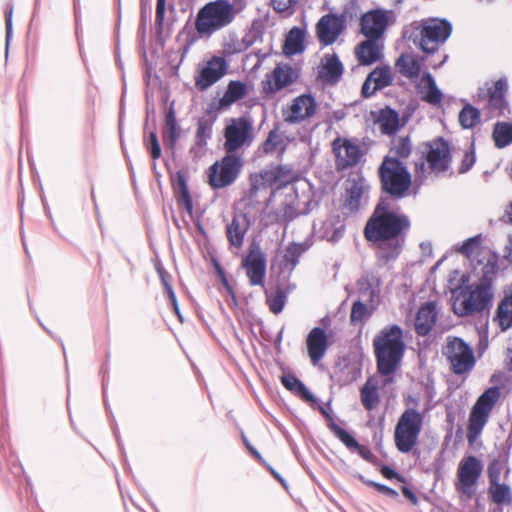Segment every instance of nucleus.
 Masks as SVG:
<instances>
[{"label": "nucleus", "mask_w": 512, "mask_h": 512, "mask_svg": "<svg viewBox=\"0 0 512 512\" xmlns=\"http://www.w3.org/2000/svg\"><path fill=\"white\" fill-rule=\"evenodd\" d=\"M381 195L368 217L363 235L375 251L376 264L384 267L401 255L411 230L410 217L394 210L392 201H399L412 194L413 177L399 157L385 155L377 170Z\"/></svg>", "instance_id": "obj_1"}, {"label": "nucleus", "mask_w": 512, "mask_h": 512, "mask_svg": "<svg viewBox=\"0 0 512 512\" xmlns=\"http://www.w3.org/2000/svg\"><path fill=\"white\" fill-rule=\"evenodd\" d=\"M377 371L392 376L398 369L406 349L403 329L398 324L385 326L373 339Z\"/></svg>", "instance_id": "obj_2"}, {"label": "nucleus", "mask_w": 512, "mask_h": 512, "mask_svg": "<svg viewBox=\"0 0 512 512\" xmlns=\"http://www.w3.org/2000/svg\"><path fill=\"white\" fill-rule=\"evenodd\" d=\"M494 292H490L476 283L466 286L457 295L452 296V309L458 317L479 315L487 328Z\"/></svg>", "instance_id": "obj_3"}, {"label": "nucleus", "mask_w": 512, "mask_h": 512, "mask_svg": "<svg viewBox=\"0 0 512 512\" xmlns=\"http://www.w3.org/2000/svg\"><path fill=\"white\" fill-rule=\"evenodd\" d=\"M423 414L415 408H407L398 419L394 431V441L399 452L419 455L420 451L414 449L418 443L423 427Z\"/></svg>", "instance_id": "obj_4"}, {"label": "nucleus", "mask_w": 512, "mask_h": 512, "mask_svg": "<svg viewBox=\"0 0 512 512\" xmlns=\"http://www.w3.org/2000/svg\"><path fill=\"white\" fill-rule=\"evenodd\" d=\"M501 396L498 386L488 387L476 400L472 406L468 425L467 440L469 444H473L481 435L485 425L488 422L490 413Z\"/></svg>", "instance_id": "obj_5"}, {"label": "nucleus", "mask_w": 512, "mask_h": 512, "mask_svg": "<svg viewBox=\"0 0 512 512\" xmlns=\"http://www.w3.org/2000/svg\"><path fill=\"white\" fill-rule=\"evenodd\" d=\"M243 167L242 154L225 152L220 160L215 161L208 168V184L213 190L226 188L238 179Z\"/></svg>", "instance_id": "obj_6"}, {"label": "nucleus", "mask_w": 512, "mask_h": 512, "mask_svg": "<svg viewBox=\"0 0 512 512\" xmlns=\"http://www.w3.org/2000/svg\"><path fill=\"white\" fill-rule=\"evenodd\" d=\"M235 14L234 6L228 0L209 2L198 12L197 32L221 29L233 21Z\"/></svg>", "instance_id": "obj_7"}, {"label": "nucleus", "mask_w": 512, "mask_h": 512, "mask_svg": "<svg viewBox=\"0 0 512 512\" xmlns=\"http://www.w3.org/2000/svg\"><path fill=\"white\" fill-rule=\"evenodd\" d=\"M253 123L248 117L234 118L224 129L225 152L238 153L240 149L248 148L254 140Z\"/></svg>", "instance_id": "obj_8"}, {"label": "nucleus", "mask_w": 512, "mask_h": 512, "mask_svg": "<svg viewBox=\"0 0 512 512\" xmlns=\"http://www.w3.org/2000/svg\"><path fill=\"white\" fill-rule=\"evenodd\" d=\"M482 461L470 455L464 457L457 470L456 490L465 495L467 499H471L476 494V486L483 472Z\"/></svg>", "instance_id": "obj_9"}, {"label": "nucleus", "mask_w": 512, "mask_h": 512, "mask_svg": "<svg viewBox=\"0 0 512 512\" xmlns=\"http://www.w3.org/2000/svg\"><path fill=\"white\" fill-rule=\"evenodd\" d=\"M242 267L246 270L251 286L264 285L267 259L260 243L256 239L251 240L248 252L242 259Z\"/></svg>", "instance_id": "obj_10"}, {"label": "nucleus", "mask_w": 512, "mask_h": 512, "mask_svg": "<svg viewBox=\"0 0 512 512\" xmlns=\"http://www.w3.org/2000/svg\"><path fill=\"white\" fill-rule=\"evenodd\" d=\"M425 147L422 153L425 155L429 167L434 172H445L452 162L450 142L443 136H438L431 141L423 143Z\"/></svg>", "instance_id": "obj_11"}, {"label": "nucleus", "mask_w": 512, "mask_h": 512, "mask_svg": "<svg viewBox=\"0 0 512 512\" xmlns=\"http://www.w3.org/2000/svg\"><path fill=\"white\" fill-rule=\"evenodd\" d=\"M169 35L170 34H141L140 46L142 51V59L146 67L145 79L147 85L150 84L152 71V62L149 60L148 54H150L152 60H158L160 57L166 55L168 62L170 63V58L173 51L165 52V44Z\"/></svg>", "instance_id": "obj_12"}, {"label": "nucleus", "mask_w": 512, "mask_h": 512, "mask_svg": "<svg viewBox=\"0 0 512 512\" xmlns=\"http://www.w3.org/2000/svg\"><path fill=\"white\" fill-rule=\"evenodd\" d=\"M332 151L335 155L337 171H344L356 166L362 159L364 152L360 145L352 139L337 137L332 142Z\"/></svg>", "instance_id": "obj_13"}, {"label": "nucleus", "mask_w": 512, "mask_h": 512, "mask_svg": "<svg viewBox=\"0 0 512 512\" xmlns=\"http://www.w3.org/2000/svg\"><path fill=\"white\" fill-rule=\"evenodd\" d=\"M298 76L297 71L290 64H277L262 81L263 92L267 96H273L293 84Z\"/></svg>", "instance_id": "obj_14"}, {"label": "nucleus", "mask_w": 512, "mask_h": 512, "mask_svg": "<svg viewBox=\"0 0 512 512\" xmlns=\"http://www.w3.org/2000/svg\"><path fill=\"white\" fill-rule=\"evenodd\" d=\"M228 62L224 57L213 56L206 65H204L197 76H195V86L200 91H205L218 82L227 73Z\"/></svg>", "instance_id": "obj_15"}, {"label": "nucleus", "mask_w": 512, "mask_h": 512, "mask_svg": "<svg viewBox=\"0 0 512 512\" xmlns=\"http://www.w3.org/2000/svg\"><path fill=\"white\" fill-rule=\"evenodd\" d=\"M364 35L366 40L356 46L355 54L361 65L370 66L382 58L386 34Z\"/></svg>", "instance_id": "obj_16"}, {"label": "nucleus", "mask_w": 512, "mask_h": 512, "mask_svg": "<svg viewBox=\"0 0 512 512\" xmlns=\"http://www.w3.org/2000/svg\"><path fill=\"white\" fill-rule=\"evenodd\" d=\"M508 81L505 77L499 78L495 84L494 88H489L487 91L479 87L477 92V97L479 99H486L489 97V107L491 109L498 111V116H505L506 111L508 113L511 112L509 102L506 98L508 92Z\"/></svg>", "instance_id": "obj_17"}, {"label": "nucleus", "mask_w": 512, "mask_h": 512, "mask_svg": "<svg viewBox=\"0 0 512 512\" xmlns=\"http://www.w3.org/2000/svg\"><path fill=\"white\" fill-rule=\"evenodd\" d=\"M395 21L396 16L394 11L372 9L361 16L360 32H385Z\"/></svg>", "instance_id": "obj_18"}, {"label": "nucleus", "mask_w": 512, "mask_h": 512, "mask_svg": "<svg viewBox=\"0 0 512 512\" xmlns=\"http://www.w3.org/2000/svg\"><path fill=\"white\" fill-rule=\"evenodd\" d=\"M258 175L264 188L282 189L294 181L293 170L288 165H274L262 169Z\"/></svg>", "instance_id": "obj_19"}, {"label": "nucleus", "mask_w": 512, "mask_h": 512, "mask_svg": "<svg viewBox=\"0 0 512 512\" xmlns=\"http://www.w3.org/2000/svg\"><path fill=\"white\" fill-rule=\"evenodd\" d=\"M317 107V101L311 93L301 94L293 100L286 121L290 124H298L310 119L316 113Z\"/></svg>", "instance_id": "obj_20"}, {"label": "nucleus", "mask_w": 512, "mask_h": 512, "mask_svg": "<svg viewBox=\"0 0 512 512\" xmlns=\"http://www.w3.org/2000/svg\"><path fill=\"white\" fill-rule=\"evenodd\" d=\"M306 345L312 364H318L330 346L326 330L319 326L312 328L307 335Z\"/></svg>", "instance_id": "obj_21"}, {"label": "nucleus", "mask_w": 512, "mask_h": 512, "mask_svg": "<svg viewBox=\"0 0 512 512\" xmlns=\"http://www.w3.org/2000/svg\"><path fill=\"white\" fill-rule=\"evenodd\" d=\"M181 127L178 124L175 111V101H172L165 113L162 128V139L165 147L174 153L176 144L181 137Z\"/></svg>", "instance_id": "obj_22"}, {"label": "nucleus", "mask_w": 512, "mask_h": 512, "mask_svg": "<svg viewBox=\"0 0 512 512\" xmlns=\"http://www.w3.org/2000/svg\"><path fill=\"white\" fill-rule=\"evenodd\" d=\"M375 124L380 125V131L383 135L395 136L403 127L400 119V113L389 105L380 109L378 112H371Z\"/></svg>", "instance_id": "obj_23"}, {"label": "nucleus", "mask_w": 512, "mask_h": 512, "mask_svg": "<svg viewBox=\"0 0 512 512\" xmlns=\"http://www.w3.org/2000/svg\"><path fill=\"white\" fill-rule=\"evenodd\" d=\"M251 225L250 216L247 213L234 215L231 222L226 227V236L230 246L241 248L244 243L245 235Z\"/></svg>", "instance_id": "obj_24"}, {"label": "nucleus", "mask_w": 512, "mask_h": 512, "mask_svg": "<svg viewBox=\"0 0 512 512\" xmlns=\"http://www.w3.org/2000/svg\"><path fill=\"white\" fill-rule=\"evenodd\" d=\"M437 320L436 303L428 301L421 305L417 311L414 328L418 336H427L433 329Z\"/></svg>", "instance_id": "obj_25"}, {"label": "nucleus", "mask_w": 512, "mask_h": 512, "mask_svg": "<svg viewBox=\"0 0 512 512\" xmlns=\"http://www.w3.org/2000/svg\"><path fill=\"white\" fill-rule=\"evenodd\" d=\"M344 65L336 53L326 54L322 59V67L318 71V78L324 82L335 85L342 78Z\"/></svg>", "instance_id": "obj_26"}, {"label": "nucleus", "mask_w": 512, "mask_h": 512, "mask_svg": "<svg viewBox=\"0 0 512 512\" xmlns=\"http://www.w3.org/2000/svg\"><path fill=\"white\" fill-rule=\"evenodd\" d=\"M215 111H218V109L215 107V102H212L206 109L205 116L200 117L197 121L195 142L196 145L200 148L205 147L208 143V140L212 138L213 125L218 118L217 114H215Z\"/></svg>", "instance_id": "obj_27"}, {"label": "nucleus", "mask_w": 512, "mask_h": 512, "mask_svg": "<svg viewBox=\"0 0 512 512\" xmlns=\"http://www.w3.org/2000/svg\"><path fill=\"white\" fill-rule=\"evenodd\" d=\"M494 321L503 332L512 328V283L503 288V297L497 305Z\"/></svg>", "instance_id": "obj_28"}, {"label": "nucleus", "mask_w": 512, "mask_h": 512, "mask_svg": "<svg viewBox=\"0 0 512 512\" xmlns=\"http://www.w3.org/2000/svg\"><path fill=\"white\" fill-rule=\"evenodd\" d=\"M361 376V368L358 363L351 362L346 358L339 361L334 367L331 378L340 386L353 383Z\"/></svg>", "instance_id": "obj_29"}, {"label": "nucleus", "mask_w": 512, "mask_h": 512, "mask_svg": "<svg viewBox=\"0 0 512 512\" xmlns=\"http://www.w3.org/2000/svg\"><path fill=\"white\" fill-rule=\"evenodd\" d=\"M172 188L174 193L178 196V202L183 206L185 211L192 216L194 210L193 199L184 171L178 170L176 172L175 177L172 179Z\"/></svg>", "instance_id": "obj_30"}, {"label": "nucleus", "mask_w": 512, "mask_h": 512, "mask_svg": "<svg viewBox=\"0 0 512 512\" xmlns=\"http://www.w3.org/2000/svg\"><path fill=\"white\" fill-rule=\"evenodd\" d=\"M247 94L248 86L245 82L240 80H231L219 102H215V107L218 111L227 109L235 102L243 99Z\"/></svg>", "instance_id": "obj_31"}, {"label": "nucleus", "mask_w": 512, "mask_h": 512, "mask_svg": "<svg viewBox=\"0 0 512 512\" xmlns=\"http://www.w3.org/2000/svg\"><path fill=\"white\" fill-rule=\"evenodd\" d=\"M280 382L288 391L294 393L304 402L317 401V397L294 373L283 374L280 377Z\"/></svg>", "instance_id": "obj_32"}, {"label": "nucleus", "mask_w": 512, "mask_h": 512, "mask_svg": "<svg viewBox=\"0 0 512 512\" xmlns=\"http://www.w3.org/2000/svg\"><path fill=\"white\" fill-rule=\"evenodd\" d=\"M498 259L499 255L497 252L491 251L487 258V262L482 267L481 277L478 282H475L477 285L490 292H494V282L499 270Z\"/></svg>", "instance_id": "obj_33"}, {"label": "nucleus", "mask_w": 512, "mask_h": 512, "mask_svg": "<svg viewBox=\"0 0 512 512\" xmlns=\"http://www.w3.org/2000/svg\"><path fill=\"white\" fill-rule=\"evenodd\" d=\"M294 288L295 285L291 284H288L286 288L277 285L273 291L266 292V302L273 314H280L284 310L288 295Z\"/></svg>", "instance_id": "obj_34"}, {"label": "nucleus", "mask_w": 512, "mask_h": 512, "mask_svg": "<svg viewBox=\"0 0 512 512\" xmlns=\"http://www.w3.org/2000/svg\"><path fill=\"white\" fill-rule=\"evenodd\" d=\"M340 441L352 452H357L365 461L368 463L379 466L378 458L371 452L370 448L361 445L358 440L355 438L353 433L347 432L343 437H341Z\"/></svg>", "instance_id": "obj_35"}, {"label": "nucleus", "mask_w": 512, "mask_h": 512, "mask_svg": "<svg viewBox=\"0 0 512 512\" xmlns=\"http://www.w3.org/2000/svg\"><path fill=\"white\" fill-rule=\"evenodd\" d=\"M397 71L406 78L414 79L420 75V62L407 53H402L395 62Z\"/></svg>", "instance_id": "obj_36"}, {"label": "nucleus", "mask_w": 512, "mask_h": 512, "mask_svg": "<svg viewBox=\"0 0 512 512\" xmlns=\"http://www.w3.org/2000/svg\"><path fill=\"white\" fill-rule=\"evenodd\" d=\"M346 28V16L344 14L323 15L316 25V32H343Z\"/></svg>", "instance_id": "obj_37"}, {"label": "nucleus", "mask_w": 512, "mask_h": 512, "mask_svg": "<svg viewBox=\"0 0 512 512\" xmlns=\"http://www.w3.org/2000/svg\"><path fill=\"white\" fill-rule=\"evenodd\" d=\"M308 34H285L283 42V54L291 58L305 52L307 47L306 36Z\"/></svg>", "instance_id": "obj_38"}, {"label": "nucleus", "mask_w": 512, "mask_h": 512, "mask_svg": "<svg viewBox=\"0 0 512 512\" xmlns=\"http://www.w3.org/2000/svg\"><path fill=\"white\" fill-rule=\"evenodd\" d=\"M309 403L314 409H318L321 415L325 417L327 420V427L339 440L348 432L346 429L335 422L334 417L332 416L331 400H329L325 405H323L318 398L316 402Z\"/></svg>", "instance_id": "obj_39"}, {"label": "nucleus", "mask_w": 512, "mask_h": 512, "mask_svg": "<svg viewBox=\"0 0 512 512\" xmlns=\"http://www.w3.org/2000/svg\"><path fill=\"white\" fill-rule=\"evenodd\" d=\"M421 81L427 87V91L422 96V100L434 106L440 105L442 103L444 94L437 86L433 75L430 72H424Z\"/></svg>", "instance_id": "obj_40"}, {"label": "nucleus", "mask_w": 512, "mask_h": 512, "mask_svg": "<svg viewBox=\"0 0 512 512\" xmlns=\"http://www.w3.org/2000/svg\"><path fill=\"white\" fill-rule=\"evenodd\" d=\"M488 494L497 506H510L512 504V489L506 483L491 484L488 488Z\"/></svg>", "instance_id": "obj_41"}, {"label": "nucleus", "mask_w": 512, "mask_h": 512, "mask_svg": "<svg viewBox=\"0 0 512 512\" xmlns=\"http://www.w3.org/2000/svg\"><path fill=\"white\" fill-rule=\"evenodd\" d=\"M414 32H451L452 25L444 20L438 18H429L422 21H415L412 23Z\"/></svg>", "instance_id": "obj_42"}, {"label": "nucleus", "mask_w": 512, "mask_h": 512, "mask_svg": "<svg viewBox=\"0 0 512 512\" xmlns=\"http://www.w3.org/2000/svg\"><path fill=\"white\" fill-rule=\"evenodd\" d=\"M495 146L503 149L512 144V121H498L494 124L492 133Z\"/></svg>", "instance_id": "obj_43"}, {"label": "nucleus", "mask_w": 512, "mask_h": 512, "mask_svg": "<svg viewBox=\"0 0 512 512\" xmlns=\"http://www.w3.org/2000/svg\"><path fill=\"white\" fill-rule=\"evenodd\" d=\"M464 105L459 112V123L463 129H473L481 120V110L462 100Z\"/></svg>", "instance_id": "obj_44"}, {"label": "nucleus", "mask_w": 512, "mask_h": 512, "mask_svg": "<svg viewBox=\"0 0 512 512\" xmlns=\"http://www.w3.org/2000/svg\"><path fill=\"white\" fill-rule=\"evenodd\" d=\"M363 193V185H361L359 181L354 179L351 185L346 188V197L343 202V207L347 208L350 212L358 211L360 208Z\"/></svg>", "instance_id": "obj_45"}, {"label": "nucleus", "mask_w": 512, "mask_h": 512, "mask_svg": "<svg viewBox=\"0 0 512 512\" xmlns=\"http://www.w3.org/2000/svg\"><path fill=\"white\" fill-rule=\"evenodd\" d=\"M368 75L375 85V91H381L393 84L394 77L389 65L377 66Z\"/></svg>", "instance_id": "obj_46"}, {"label": "nucleus", "mask_w": 512, "mask_h": 512, "mask_svg": "<svg viewBox=\"0 0 512 512\" xmlns=\"http://www.w3.org/2000/svg\"><path fill=\"white\" fill-rule=\"evenodd\" d=\"M360 396L364 408L368 411L373 410L380 401L377 384L372 383L371 379L367 380L360 390Z\"/></svg>", "instance_id": "obj_47"}, {"label": "nucleus", "mask_w": 512, "mask_h": 512, "mask_svg": "<svg viewBox=\"0 0 512 512\" xmlns=\"http://www.w3.org/2000/svg\"><path fill=\"white\" fill-rule=\"evenodd\" d=\"M374 307L369 308L366 303L358 299L353 302L350 312V324L357 326L364 323L372 316Z\"/></svg>", "instance_id": "obj_48"}, {"label": "nucleus", "mask_w": 512, "mask_h": 512, "mask_svg": "<svg viewBox=\"0 0 512 512\" xmlns=\"http://www.w3.org/2000/svg\"><path fill=\"white\" fill-rule=\"evenodd\" d=\"M310 245L307 242H291L284 255V261L291 264L289 275L295 269L301 256L309 249Z\"/></svg>", "instance_id": "obj_49"}, {"label": "nucleus", "mask_w": 512, "mask_h": 512, "mask_svg": "<svg viewBox=\"0 0 512 512\" xmlns=\"http://www.w3.org/2000/svg\"><path fill=\"white\" fill-rule=\"evenodd\" d=\"M452 371L456 375H463L469 372L475 365L474 353L471 355H448Z\"/></svg>", "instance_id": "obj_50"}, {"label": "nucleus", "mask_w": 512, "mask_h": 512, "mask_svg": "<svg viewBox=\"0 0 512 512\" xmlns=\"http://www.w3.org/2000/svg\"><path fill=\"white\" fill-rule=\"evenodd\" d=\"M404 39L412 41L426 54L437 52V43L433 39V34H402Z\"/></svg>", "instance_id": "obj_51"}, {"label": "nucleus", "mask_w": 512, "mask_h": 512, "mask_svg": "<svg viewBox=\"0 0 512 512\" xmlns=\"http://www.w3.org/2000/svg\"><path fill=\"white\" fill-rule=\"evenodd\" d=\"M426 157L421 152L420 158L414 162V179H413V186L411 188L412 194L416 196L421 188V186L424 184L425 180L427 179L426 175Z\"/></svg>", "instance_id": "obj_52"}, {"label": "nucleus", "mask_w": 512, "mask_h": 512, "mask_svg": "<svg viewBox=\"0 0 512 512\" xmlns=\"http://www.w3.org/2000/svg\"><path fill=\"white\" fill-rule=\"evenodd\" d=\"M392 143L395 145L390 147L389 152L395 153L393 157H399V159L403 161L410 156L412 152V142L410 135L400 136L398 138L394 136Z\"/></svg>", "instance_id": "obj_53"}, {"label": "nucleus", "mask_w": 512, "mask_h": 512, "mask_svg": "<svg viewBox=\"0 0 512 512\" xmlns=\"http://www.w3.org/2000/svg\"><path fill=\"white\" fill-rule=\"evenodd\" d=\"M144 145L153 161H156L161 157L162 150L157 136L155 118L151 130L149 131L148 138L144 139Z\"/></svg>", "instance_id": "obj_54"}, {"label": "nucleus", "mask_w": 512, "mask_h": 512, "mask_svg": "<svg viewBox=\"0 0 512 512\" xmlns=\"http://www.w3.org/2000/svg\"><path fill=\"white\" fill-rule=\"evenodd\" d=\"M473 348L470 344L464 341L462 338L455 337L447 345L446 355H471L473 354Z\"/></svg>", "instance_id": "obj_55"}, {"label": "nucleus", "mask_w": 512, "mask_h": 512, "mask_svg": "<svg viewBox=\"0 0 512 512\" xmlns=\"http://www.w3.org/2000/svg\"><path fill=\"white\" fill-rule=\"evenodd\" d=\"M482 235L477 234L470 238H467L462 244L455 245V250L462 253L467 258H470L474 250L481 245Z\"/></svg>", "instance_id": "obj_56"}, {"label": "nucleus", "mask_w": 512, "mask_h": 512, "mask_svg": "<svg viewBox=\"0 0 512 512\" xmlns=\"http://www.w3.org/2000/svg\"><path fill=\"white\" fill-rule=\"evenodd\" d=\"M357 287L360 296H366L368 295V301L370 303L374 302L375 297L378 295V291L373 288L372 282L367 274L362 275L357 280Z\"/></svg>", "instance_id": "obj_57"}, {"label": "nucleus", "mask_w": 512, "mask_h": 512, "mask_svg": "<svg viewBox=\"0 0 512 512\" xmlns=\"http://www.w3.org/2000/svg\"><path fill=\"white\" fill-rule=\"evenodd\" d=\"M476 163V150H475V140L473 139L471 142V147L467 150L463 156L461 161V165L459 167L458 172L460 174L467 173L472 169L474 164Z\"/></svg>", "instance_id": "obj_58"}, {"label": "nucleus", "mask_w": 512, "mask_h": 512, "mask_svg": "<svg viewBox=\"0 0 512 512\" xmlns=\"http://www.w3.org/2000/svg\"><path fill=\"white\" fill-rule=\"evenodd\" d=\"M109 360H110V352L107 351L105 355V361L101 365L100 373L102 374V393H103V401L105 405V409H110V404L107 398V386H108V376L106 374L109 373Z\"/></svg>", "instance_id": "obj_59"}, {"label": "nucleus", "mask_w": 512, "mask_h": 512, "mask_svg": "<svg viewBox=\"0 0 512 512\" xmlns=\"http://www.w3.org/2000/svg\"><path fill=\"white\" fill-rule=\"evenodd\" d=\"M243 45L240 44V39L236 37V34H230V39L224 42L223 54L225 57L243 52Z\"/></svg>", "instance_id": "obj_60"}, {"label": "nucleus", "mask_w": 512, "mask_h": 512, "mask_svg": "<svg viewBox=\"0 0 512 512\" xmlns=\"http://www.w3.org/2000/svg\"><path fill=\"white\" fill-rule=\"evenodd\" d=\"M212 34H187V40H186V43L183 44L181 47H179V51H181L182 55H181V58H180V61L177 65L173 66L172 68L177 71L179 69V66L181 64V62L183 61L184 57L186 56V54L188 53V51L190 50L191 46L199 39H202L203 37H206L207 39L211 36Z\"/></svg>", "instance_id": "obj_61"}, {"label": "nucleus", "mask_w": 512, "mask_h": 512, "mask_svg": "<svg viewBox=\"0 0 512 512\" xmlns=\"http://www.w3.org/2000/svg\"><path fill=\"white\" fill-rule=\"evenodd\" d=\"M281 143V138L277 134V130H271L265 139V141L262 143L260 149L265 153L269 154L272 153L277 146Z\"/></svg>", "instance_id": "obj_62"}, {"label": "nucleus", "mask_w": 512, "mask_h": 512, "mask_svg": "<svg viewBox=\"0 0 512 512\" xmlns=\"http://www.w3.org/2000/svg\"><path fill=\"white\" fill-rule=\"evenodd\" d=\"M166 13V0H157L156 2V19L155 24L157 32H163L165 29L170 30L171 28L166 26L164 23Z\"/></svg>", "instance_id": "obj_63"}, {"label": "nucleus", "mask_w": 512, "mask_h": 512, "mask_svg": "<svg viewBox=\"0 0 512 512\" xmlns=\"http://www.w3.org/2000/svg\"><path fill=\"white\" fill-rule=\"evenodd\" d=\"M502 471V464L499 459L492 460L487 468V474L489 483L491 484H497L500 482V476Z\"/></svg>", "instance_id": "obj_64"}]
</instances>
